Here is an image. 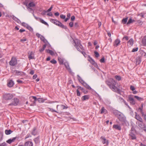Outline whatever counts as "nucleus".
<instances>
[{"label": "nucleus", "mask_w": 146, "mask_h": 146, "mask_svg": "<svg viewBox=\"0 0 146 146\" xmlns=\"http://www.w3.org/2000/svg\"><path fill=\"white\" fill-rule=\"evenodd\" d=\"M27 28L30 31L32 32L33 31V28L31 26L29 25H27Z\"/></svg>", "instance_id": "obj_34"}, {"label": "nucleus", "mask_w": 146, "mask_h": 146, "mask_svg": "<svg viewBox=\"0 0 146 146\" xmlns=\"http://www.w3.org/2000/svg\"><path fill=\"white\" fill-rule=\"evenodd\" d=\"M75 19V17L74 16H72L71 17V20L72 21H74Z\"/></svg>", "instance_id": "obj_63"}, {"label": "nucleus", "mask_w": 146, "mask_h": 146, "mask_svg": "<svg viewBox=\"0 0 146 146\" xmlns=\"http://www.w3.org/2000/svg\"><path fill=\"white\" fill-rule=\"evenodd\" d=\"M39 19L40 20V22H41L42 23L44 24L45 25H46L47 26H48V24L47 23H46V22L43 19H42L41 18Z\"/></svg>", "instance_id": "obj_25"}, {"label": "nucleus", "mask_w": 146, "mask_h": 146, "mask_svg": "<svg viewBox=\"0 0 146 146\" xmlns=\"http://www.w3.org/2000/svg\"><path fill=\"white\" fill-rule=\"evenodd\" d=\"M128 19V17L124 18L122 20V23L123 24H125L127 23V21Z\"/></svg>", "instance_id": "obj_29"}, {"label": "nucleus", "mask_w": 146, "mask_h": 146, "mask_svg": "<svg viewBox=\"0 0 146 146\" xmlns=\"http://www.w3.org/2000/svg\"><path fill=\"white\" fill-rule=\"evenodd\" d=\"M120 100H122V101L124 102V103L126 105L127 107L130 109H131V108L129 107V106L128 105V104L123 99V98H120Z\"/></svg>", "instance_id": "obj_28"}, {"label": "nucleus", "mask_w": 146, "mask_h": 146, "mask_svg": "<svg viewBox=\"0 0 146 146\" xmlns=\"http://www.w3.org/2000/svg\"><path fill=\"white\" fill-rule=\"evenodd\" d=\"M77 87L78 88V90L79 89L81 90L85 94H86L88 92L86 91L84 88L78 86H77Z\"/></svg>", "instance_id": "obj_21"}, {"label": "nucleus", "mask_w": 146, "mask_h": 146, "mask_svg": "<svg viewBox=\"0 0 146 146\" xmlns=\"http://www.w3.org/2000/svg\"><path fill=\"white\" fill-rule=\"evenodd\" d=\"M55 25L58 26L59 27H60L64 29H67V27L66 26H64L60 22L58 21H57L56 22V23Z\"/></svg>", "instance_id": "obj_7"}, {"label": "nucleus", "mask_w": 146, "mask_h": 146, "mask_svg": "<svg viewBox=\"0 0 146 146\" xmlns=\"http://www.w3.org/2000/svg\"><path fill=\"white\" fill-rule=\"evenodd\" d=\"M19 100L17 98H14L13 100V101L12 103L10 104H9V106L12 105L16 106L18 105L19 103Z\"/></svg>", "instance_id": "obj_10"}, {"label": "nucleus", "mask_w": 146, "mask_h": 146, "mask_svg": "<svg viewBox=\"0 0 146 146\" xmlns=\"http://www.w3.org/2000/svg\"><path fill=\"white\" fill-rule=\"evenodd\" d=\"M89 60L92 64L94 65L95 64V61L92 58H90Z\"/></svg>", "instance_id": "obj_35"}, {"label": "nucleus", "mask_w": 146, "mask_h": 146, "mask_svg": "<svg viewBox=\"0 0 146 146\" xmlns=\"http://www.w3.org/2000/svg\"><path fill=\"white\" fill-rule=\"evenodd\" d=\"M48 109H49V111H50L52 112H56L58 113V112H57L55 110L52 108H48Z\"/></svg>", "instance_id": "obj_49"}, {"label": "nucleus", "mask_w": 146, "mask_h": 146, "mask_svg": "<svg viewBox=\"0 0 146 146\" xmlns=\"http://www.w3.org/2000/svg\"><path fill=\"white\" fill-rule=\"evenodd\" d=\"M28 58L29 60L31 59H34V55L33 52L32 51L29 52L28 54Z\"/></svg>", "instance_id": "obj_11"}, {"label": "nucleus", "mask_w": 146, "mask_h": 146, "mask_svg": "<svg viewBox=\"0 0 146 146\" xmlns=\"http://www.w3.org/2000/svg\"><path fill=\"white\" fill-rule=\"evenodd\" d=\"M14 85V82L12 80H11L9 81L7 83V85L9 87H11Z\"/></svg>", "instance_id": "obj_18"}, {"label": "nucleus", "mask_w": 146, "mask_h": 146, "mask_svg": "<svg viewBox=\"0 0 146 146\" xmlns=\"http://www.w3.org/2000/svg\"><path fill=\"white\" fill-rule=\"evenodd\" d=\"M9 63L10 65L12 66H15L17 64V61L16 58L12 57L11 61L9 62Z\"/></svg>", "instance_id": "obj_3"}, {"label": "nucleus", "mask_w": 146, "mask_h": 146, "mask_svg": "<svg viewBox=\"0 0 146 146\" xmlns=\"http://www.w3.org/2000/svg\"><path fill=\"white\" fill-rule=\"evenodd\" d=\"M18 137H13L12 139H9L6 142L9 144H11L12 143L14 142L16 139L18 140Z\"/></svg>", "instance_id": "obj_9"}, {"label": "nucleus", "mask_w": 146, "mask_h": 146, "mask_svg": "<svg viewBox=\"0 0 146 146\" xmlns=\"http://www.w3.org/2000/svg\"><path fill=\"white\" fill-rule=\"evenodd\" d=\"M142 116L145 121L146 122V114H144Z\"/></svg>", "instance_id": "obj_56"}, {"label": "nucleus", "mask_w": 146, "mask_h": 146, "mask_svg": "<svg viewBox=\"0 0 146 146\" xmlns=\"http://www.w3.org/2000/svg\"><path fill=\"white\" fill-rule=\"evenodd\" d=\"M120 42V41L119 39H117L114 41L113 46L116 47L119 44Z\"/></svg>", "instance_id": "obj_15"}, {"label": "nucleus", "mask_w": 146, "mask_h": 146, "mask_svg": "<svg viewBox=\"0 0 146 146\" xmlns=\"http://www.w3.org/2000/svg\"><path fill=\"white\" fill-rule=\"evenodd\" d=\"M76 92H77V95L78 96H80V94L78 90V89L76 90Z\"/></svg>", "instance_id": "obj_57"}, {"label": "nucleus", "mask_w": 146, "mask_h": 146, "mask_svg": "<svg viewBox=\"0 0 146 146\" xmlns=\"http://www.w3.org/2000/svg\"><path fill=\"white\" fill-rule=\"evenodd\" d=\"M60 17L62 19H64L66 18V16L62 14L60 15Z\"/></svg>", "instance_id": "obj_50"}, {"label": "nucleus", "mask_w": 146, "mask_h": 146, "mask_svg": "<svg viewBox=\"0 0 146 146\" xmlns=\"http://www.w3.org/2000/svg\"><path fill=\"white\" fill-rule=\"evenodd\" d=\"M100 61L101 63H104L105 62V58L104 57H103L100 60Z\"/></svg>", "instance_id": "obj_48"}, {"label": "nucleus", "mask_w": 146, "mask_h": 146, "mask_svg": "<svg viewBox=\"0 0 146 146\" xmlns=\"http://www.w3.org/2000/svg\"><path fill=\"white\" fill-rule=\"evenodd\" d=\"M139 110L140 111V112H141V114L142 115H143V114H144V113H143V111L142 108H139Z\"/></svg>", "instance_id": "obj_55"}, {"label": "nucleus", "mask_w": 146, "mask_h": 146, "mask_svg": "<svg viewBox=\"0 0 146 146\" xmlns=\"http://www.w3.org/2000/svg\"><path fill=\"white\" fill-rule=\"evenodd\" d=\"M69 25L70 26V27H72L73 26V22H70V23H69Z\"/></svg>", "instance_id": "obj_62"}, {"label": "nucleus", "mask_w": 146, "mask_h": 146, "mask_svg": "<svg viewBox=\"0 0 146 146\" xmlns=\"http://www.w3.org/2000/svg\"><path fill=\"white\" fill-rule=\"evenodd\" d=\"M127 101L130 102L131 105H134L135 104V102L133 98L132 97V96L129 95L128 96Z\"/></svg>", "instance_id": "obj_5"}, {"label": "nucleus", "mask_w": 146, "mask_h": 146, "mask_svg": "<svg viewBox=\"0 0 146 146\" xmlns=\"http://www.w3.org/2000/svg\"><path fill=\"white\" fill-rule=\"evenodd\" d=\"M73 41L75 43V46L78 51H80V48L78 47V46L81 44L80 41L78 39H76L75 40H73Z\"/></svg>", "instance_id": "obj_6"}, {"label": "nucleus", "mask_w": 146, "mask_h": 146, "mask_svg": "<svg viewBox=\"0 0 146 146\" xmlns=\"http://www.w3.org/2000/svg\"><path fill=\"white\" fill-rule=\"evenodd\" d=\"M135 113V118L139 121V122H142L143 120L139 114H137L136 113Z\"/></svg>", "instance_id": "obj_13"}, {"label": "nucleus", "mask_w": 146, "mask_h": 146, "mask_svg": "<svg viewBox=\"0 0 146 146\" xmlns=\"http://www.w3.org/2000/svg\"><path fill=\"white\" fill-rule=\"evenodd\" d=\"M77 76L78 77V80L79 82L82 84L85 82L82 79V78L78 75Z\"/></svg>", "instance_id": "obj_31"}, {"label": "nucleus", "mask_w": 146, "mask_h": 146, "mask_svg": "<svg viewBox=\"0 0 146 146\" xmlns=\"http://www.w3.org/2000/svg\"><path fill=\"white\" fill-rule=\"evenodd\" d=\"M130 89L132 91H133L135 90V88L133 86H131L130 87Z\"/></svg>", "instance_id": "obj_58"}, {"label": "nucleus", "mask_w": 146, "mask_h": 146, "mask_svg": "<svg viewBox=\"0 0 146 146\" xmlns=\"http://www.w3.org/2000/svg\"><path fill=\"white\" fill-rule=\"evenodd\" d=\"M78 47L80 49H81V50H83V47L81 44H80L78 46Z\"/></svg>", "instance_id": "obj_53"}, {"label": "nucleus", "mask_w": 146, "mask_h": 146, "mask_svg": "<svg viewBox=\"0 0 146 146\" xmlns=\"http://www.w3.org/2000/svg\"><path fill=\"white\" fill-rule=\"evenodd\" d=\"M115 78L118 81H119L121 79V77L119 76H115Z\"/></svg>", "instance_id": "obj_39"}, {"label": "nucleus", "mask_w": 146, "mask_h": 146, "mask_svg": "<svg viewBox=\"0 0 146 146\" xmlns=\"http://www.w3.org/2000/svg\"><path fill=\"white\" fill-rule=\"evenodd\" d=\"M50 62L52 64H55L57 63L56 61L54 59H53L50 61Z\"/></svg>", "instance_id": "obj_44"}, {"label": "nucleus", "mask_w": 146, "mask_h": 146, "mask_svg": "<svg viewBox=\"0 0 146 146\" xmlns=\"http://www.w3.org/2000/svg\"><path fill=\"white\" fill-rule=\"evenodd\" d=\"M89 95H85L82 96V100H88L89 99Z\"/></svg>", "instance_id": "obj_23"}, {"label": "nucleus", "mask_w": 146, "mask_h": 146, "mask_svg": "<svg viewBox=\"0 0 146 146\" xmlns=\"http://www.w3.org/2000/svg\"><path fill=\"white\" fill-rule=\"evenodd\" d=\"M35 6V4L33 2L30 3L28 5L29 7H34Z\"/></svg>", "instance_id": "obj_38"}, {"label": "nucleus", "mask_w": 146, "mask_h": 146, "mask_svg": "<svg viewBox=\"0 0 146 146\" xmlns=\"http://www.w3.org/2000/svg\"><path fill=\"white\" fill-rule=\"evenodd\" d=\"M46 47V44H45L43 46L42 48L41 49H40L39 50V51L40 52H42L44 50V49H45V48Z\"/></svg>", "instance_id": "obj_33"}, {"label": "nucleus", "mask_w": 146, "mask_h": 146, "mask_svg": "<svg viewBox=\"0 0 146 146\" xmlns=\"http://www.w3.org/2000/svg\"><path fill=\"white\" fill-rule=\"evenodd\" d=\"M32 98L34 100V102H35L37 100V99L36 97L35 96H32Z\"/></svg>", "instance_id": "obj_59"}, {"label": "nucleus", "mask_w": 146, "mask_h": 146, "mask_svg": "<svg viewBox=\"0 0 146 146\" xmlns=\"http://www.w3.org/2000/svg\"><path fill=\"white\" fill-rule=\"evenodd\" d=\"M52 8H53V6H52V5L51 6V7L48 9L46 11L47 12H49L52 10Z\"/></svg>", "instance_id": "obj_60"}, {"label": "nucleus", "mask_w": 146, "mask_h": 146, "mask_svg": "<svg viewBox=\"0 0 146 146\" xmlns=\"http://www.w3.org/2000/svg\"><path fill=\"white\" fill-rule=\"evenodd\" d=\"M138 126L141 129H142L144 127L146 128V125L145 124L143 123V120L142 121V122H138Z\"/></svg>", "instance_id": "obj_12"}, {"label": "nucleus", "mask_w": 146, "mask_h": 146, "mask_svg": "<svg viewBox=\"0 0 146 146\" xmlns=\"http://www.w3.org/2000/svg\"><path fill=\"white\" fill-rule=\"evenodd\" d=\"M57 20L53 19H51L50 20V21L52 23L55 24L56 23V22L57 21Z\"/></svg>", "instance_id": "obj_41"}, {"label": "nucleus", "mask_w": 146, "mask_h": 146, "mask_svg": "<svg viewBox=\"0 0 146 146\" xmlns=\"http://www.w3.org/2000/svg\"><path fill=\"white\" fill-rule=\"evenodd\" d=\"M134 98H135L137 100H139V101H140V100H143L142 98L139 97L137 96H134Z\"/></svg>", "instance_id": "obj_37"}, {"label": "nucleus", "mask_w": 146, "mask_h": 146, "mask_svg": "<svg viewBox=\"0 0 146 146\" xmlns=\"http://www.w3.org/2000/svg\"><path fill=\"white\" fill-rule=\"evenodd\" d=\"M138 50V48L137 47L136 48H133L132 50V52H133L137 51Z\"/></svg>", "instance_id": "obj_54"}, {"label": "nucleus", "mask_w": 146, "mask_h": 146, "mask_svg": "<svg viewBox=\"0 0 146 146\" xmlns=\"http://www.w3.org/2000/svg\"><path fill=\"white\" fill-rule=\"evenodd\" d=\"M144 13H141L140 14H139V15L142 18H144Z\"/></svg>", "instance_id": "obj_64"}, {"label": "nucleus", "mask_w": 146, "mask_h": 146, "mask_svg": "<svg viewBox=\"0 0 146 146\" xmlns=\"http://www.w3.org/2000/svg\"><path fill=\"white\" fill-rule=\"evenodd\" d=\"M82 85L87 89L90 90L92 89L85 82L82 84Z\"/></svg>", "instance_id": "obj_22"}, {"label": "nucleus", "mask_w": 146, "mask_h": 146, "mask_svg": "<svg viewBox=\"0 0 146 146\" xmlns=\"http://www.w3.org/2000/svg\"><path fill=\"white\" fill-rule=\"evenodd\" d=\"M24 4L26 6H28V1L27 0H25V1L23 2Z\"/></svg>", "instance_id": "obj_51"}, {"label": "nucleus", "mask_w": 146, "mask_h": 146, "mask_svg": "<svg viewBox=\"0 0 146 146\" xmlns=\"http://www.w3.org/2000/svg\"><path fill=\"white\" fill-rule=\"evenodd\" d=\"M118 115V118L119 121L125 123L126 121L125 117L120 112H119Z\"/></svg>", "instance_id": "obj_2"}, {"label": "nucleus", "mask_w": 146, "mask_h": 146, "mask_svg": "<svg viewBox=\"0 0 146 146\" xmlns=\"http://www.w3.org/2000/svg\"><path fill=\"white\" fill-rule=\"evenodd\" d=\"M100 113L101 114H106L107 113V110L104 107H102L100 110Z\"/></svg>", "instance_id": "obj_19"}, {"label": "nucleus", "mask_w": 146, "mask_h": 146, "mask_svg": "<svg viewBox=\"0 0 146 146\" xmlns=\"http://www.w3.org/2000/svg\"><path fill=\"white\" fill-rule=\"evenodd\" d=\"M12 132H13V131H12L10 129H9V130L6 129V130H5V133L7 135H8L10 134Z\"/></svg>", "instance_id": "obj_24"}, {"label": "nucleus", "mask_w": 146, "mask_h": 146, "mask_svg": "<svg viewBox=\"0 0 146 146\" xmlns=\"http://www.w3.org/2000/svg\"><path fill=\"white\" fill-rule=\"evenodd\" d=\"M39 136H38L34 139L35 144H37L39 142Z\"/></svg>", "instance_id": "obj_27"}, {"label": "nucleus", "mask_w": 146, "mask_h": 146, "mask_svg": "<svg viewBox=\"0 0 146 146\" xmlns=\"http://www.w3.org/2000/svg\"><path fill=\"white\" fill-rule=\"evenodd\" d=\"M57 20L53 19H51L50 20V21L52 23L55 24L56 23V22L57 21Z\"/></svg>", "instance_id": "obj_42"}, {"label": "nucleus", "mask_w": 146, "mask_h": 146, "mask_svg": "<svg viewBox=\"0 0 146 146\" xmlns=\"http://www.w3.org/2000/svg\"><path fill=\"white\" fill-rule=\"evenodd\" d=\"M48 12L44 10L41 13V14L42 15H44L46 14V13Z\"/></svg>", "instance_id": "obj_61"}, {"label": "nucleus", "mask_w": 146, "mask_h": 146, "mask_svg": "<svg viewBox=\"0 0 146 146\" xmlns=\"http://www.w3.org/2000/svg\"><path fill=\"white\" fill-rule=\"evenodd\" d=\"M132 23V19L131 18H130L129 19L128 22L127 23V25H128Z\"/></svg>", "instance_id": "obj_36"}, {"label": "nucleus", "mask_w": 146, "mask_h": 146, "mask_svg": "<svg viewBox=\"0 0 146 146\" xmlns=\"http://www.w3.org/2000/svg\"><path fill=\"white\" fill-rule=\"evenodd\" d=\"M141 62V61L139 58H138L136 59V63L137 64H139Z\"/></svg>", "instance_id": "obj_46"}, {"label": "nucleus", "mask_w": 146, "mask_h": 146, "mask_svg": "<svg viewBox=\"0 0 146 146\" xmlns=\"http://www.w3.org/2000/svg\"><path fill=\"white\" fill-rule=\"evenodd\" d=\"M59 106L61 108L62 110L67 109L68 108V107L64 105H61Z\"/></svg>", "instance_id": "obj_32"}, {"label": "nucleus", "mask_w": 146, "mask_h": 146, "mask_svg": "<svg viewBox=\"0 0 146 146\" xmlns=\"http://www.w3.org/2000/svg\"><path fill=\"white\" fill-rule=\"evenodd\" d=\"M57 20L53 19H51L50 20V21L52 23L55 24L56 23V22L57 21Z\"/></svg>", "instance_id": "obj_40"}, {"label": "nucleus", "mask_w": 146, "mask_h": 146, "mask_svg": "<svg viewBox=\"0 0 146 146\" xmlns=\"http://www.w3.org/2000/svg\"><path fill=\"white\" fill-rule=\"evenodd\" d=\"M101 139L102 140V142L103 144H104L106 143L107 144V145H108V144L109 142L108 140H106V139L105 138L103 137H101Z\"/></svg>", "instance_id": "obj_16"}, {"label": "nucleus", "mask_w": 146, "mask_h": 146, "mask_svg": "<svg viewBox=\"0 0 146 146\" xmlns=\"http://www.w3.org/2000/svg\"><path fill=\"white\" fill-rule=\"evenodd\" d=\"M3 98L5 100H10L13 97V95L11 94H5L3 96Z\"/></svg>", "instance_id": "obj_4"}, {"label": "nucleus", "mask_w": 146, "mask_h": 146, "mask_svg": "<svg viewBox=\"0 0 146 146\" xmlns=\"http://www.w3.org/2000/svg\"><path fill=\"white\" fill-rule=\"evenodd\" d=\"M141 42L144 46H146V35L143 37L142 39Z\"/></svg>", "instance_id": "obj_20"}, {"label": "nucleus", "mask_w": 146, "mask_h": 146, "mask_svg": "<svg viewBox=\"0 0 146 146\" xmlns=\"http://www.w3.org/2000/svg\"><path fill=\"white\" fill-rule=\"evenodd\" d=\"M94 52L96 57L97 58L99 56V53L98 52L96 51H94Z\"/></svg>", "instance_id": "obj_45"}, {"label": "nucleus", "mask_w": 146, "mask_h": 146, "mask_svg": "<svg viewBox=\"0 0 146 146\" xmlns=\"http://www.w3.org/2000/svg\"><path fill=\"white\" fill-rule=\"evenodd\" d=\"M129 132H136V131L135 129L133 127H132L131 130Z\"/></svg>", "instance_id": "obj_43"}, {"label": "nucleus", "mask_w": 146, "mask_h": 146, "mask_svg": "<svg viewBox=\"0 0 146 146\" xmlns=\"http://www.w3.org/2000/svg\"><path fill=\"white\" fill-rule=\"evenodd\" d=\"M113 128L119 130H121V129L120 126L118 125H113Z\"/></svg>", "instance_id": "obj_14"}, {"label": "nucleus", "mask_w": 146, "mask_h": 146, "mask_svg": "<svg viewBox=\"0 0 146 146\" xmlns=\"http://www.w3.org/2000/svg\"><path fill=\"white\" fill-rule=\"evenodd\" d=\"M129 38L128 36H124L123 38V40H128Z\"/></svg>", "instance_id": "obj_47"}, {"label": "nucleus", "mask_w": 146, "mask_h": 146, "mask_svg": "<svg viewBox=\"0 0 146 146\" xmlns=\"http://www.w3.org/2000/svg\"><path fill=\"white\" fill-rule=\"evenodd\" d=\"M58 60H59V63L60 64H63V61L61 59H58Z\"/></svg>", "instance_id": "obj_52"}, {"label": "nucleus", "mask_w": 146, "mask_h": 146, "mask_svg": "<svg viewBox=\"0 0 146 146\" xmlns=\"http://www.w3.org/2000/svg\"><path fill=\"white\" fill-rule=\"evenodd\" d=\"M133 44V40L132 38L130 39L128 42L127 45L129 46H132Z\"/></svg>", "instance_id": "obj_17"}, {"label": "nucleus", "mask_w": 146, "mask_h": 146, "mask_svg": "<svg viewBox=\"0 0 146 146\" xmlns=\"http://www.w3.org/2000/svg\"><path fill=\"white\" fill-rule=\"evenodd\" d=\"M136 133L129 132V135L130 138L132 140L136 139V137L135 134Z\"/></svg>", "instance_id": "obj_8"}, {"label": "nucleus", "mask_w": 146, "mask_h": 146, "mask_svg": "<svg viewBox=\"0 0 146 146\" xmlns=\"http://www.w3.org/2000/svg\"><path fill=\"white\" fill-rule=\"evenodd\" d=\"M36 128L35 127L33 128V131H32L31 134L34 135H35L37 134V132L36 131Z\"/></svg>", "instance_id": "obj_30"}, {"label": "nucleus", "mask_w": 146, "mask_h": 146, "mask_svg": "<svg viewBox=\"0 0 146 146\" xmlns=\"http://www.w3.org/2000/svg\"><path fill=\"white\" fill-rule=\"evenodd\" d=\"M46 51L47 53H49L50 55H53L54 54V52L52 50L49 49H46Z\"/></svg>", "instance_id": "obj_26"}, {"label": "nucleus", "mask_w": 146, "mask_h": 146, "mask_svg": "<svg viewBox=\"0 0 146 146\" xmlns=\"http://www.w3.org/2000/svg\"><path fill=\"white\" fill-rule=\"evenodd\" d=\"M106 83L113 91L117 92H120V89L115 86L116 82L113 79H109L106 81Z\"/></svg>", "instance_id": "obj_1"}]
</instances>
